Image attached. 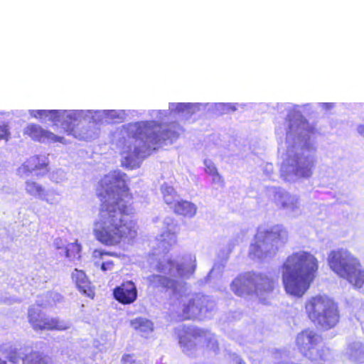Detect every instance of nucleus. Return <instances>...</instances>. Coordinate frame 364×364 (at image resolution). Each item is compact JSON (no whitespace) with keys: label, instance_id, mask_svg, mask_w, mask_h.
<instances>
[{"label":"nucleus","instance_id":"c85d7f7f","mask_svg":"<svg viewBox=\"0 0 364 364\" xmlns=\"http://www.w3.org/2000/svg\"><path fill=\"white\" fill-rule=\"evenodd\" d=\"M223 113H230L236 110V106L232 103H223L221 105Z\"/></svg>","mask_w":364,"mask_h":364},{"label":"nucleus","instance_id":"4468645a","mask_svg":"<svg viewBox=\"0 0 364 364\" xmlns=\"http://www.w3.org/2000/svg\"><path fill=\"white\" fill-rule=\"evenodd\" d=\"M71 279L81 294L84 296H94L95 287L92 284L84 271L75 269L71 274Z\"/></svg>","mask_w":364,"mask_h":364},{"label":"nucleus","instance_id":"1a4fd4ad","mask_svg":"<svg viewBox=\"0 0 364 364\" xmlns=\"http://www.w3.org/2000/svg\"><path fill=\"white\" fill-rule=\"evenodd\" d=\"M48 120L54 124L60 123L64 132L68 135L73 134L75 132V122L77 118L71 112L68 110L50 109L48 110Z\"/></svg>","mask_w":364,"mask_h":364},{"label":"nucleus","instance_id":"aec40b11","mask_svg":"<svg viewBox=\"0 0 364 364\" xmlns=\"http://www.w3.org/2000/svg\"><path fill=\"white\" fill-rule=\"evenodd\" d=\"M23 364H53L51 358L37 351L26 355Z\"/></svg>","mask_w":364,"mask_h":364},{"label":"nucleus","instance_id":"412c9836","mask_svg":"<svg viewBox=\"0 0 364 364\" xmlns=\"http://www.w3.org/2000/svg\"><path fill=\"white\" fill-rule=\"evenodd\" d=\"M113 296H137V290L134 283L126 281L113 290Z\"/></svg>","mask_w":364,"mask_h":364},{"label":"nucleus","instance_id":"5701e85b","mask_svg":"<svg viewBox=\"0 0 364 364\" xmlns=\"http://www.w3.org/2000/svg\"><path fill=\"white\" fill-rule=\"evenodd\" d=\"M266 236L269 237L272 241H286L288 237V233L285 228L281 225H275L269 230L266 232Z\"/></svg>","mask_w":364,"mask_h":364},{"label":"nucleus","instance_id":"7ed1b4c3","mask_svg":"<svg viewBox=\"0 0 364 364\" xmlns=\"http://www.w3.org/2000/svg\"><path fill=\"white\" fill-rule=\"evenodd\" d=\"M168 134L169 130L163 129L162 124L156 121L129 123L122 126V137L119 139L117 146L122 154H127L129 157L138 156L141 149L134 142L142 141L144 137H146L151 143L159 144L166 140Z\"/></svg>","mask_w":364,"mask_h":364},{"label":"nucleus","instance_id":"423d86ee","mask_svg":"<svg viewBox=\"0 0 364 364\" xmlns=\"http://www.w3.org/2000/svg\"><path fill=\"white\" fill-rule=\"evenodd\" d=\"M180 347L185 353L198 348H209L216 343L214 335L208 330L198 326H183L177 330Z\"/></svg>","mask_w":364,"mask_h":364},{"label":"nucleus","instance_id":"39448f33","mask_svg":"<svg viewBox=\"0 0 364 364\" xmlns=\"http://www.w3.org/2000/svg\"><path fill=\"white\" fill-rule=\"evenodd\" d=\"M309 318L323 330L334 328L340 321L338 304L329 297H311L306 304Z\"/></svg>","mask_w":364,"mask_h":364},{"label":"nucleus","instance_id":"bb28decb","mask_svg":"<svg viewBox=\"0 0 364 364\" xmlns=\"http://www.w3.org/2000/svg\"><path fill=\"white\" fill-rule=\"evenodd\" d=\"M10 137V132L9 125L6 123L0 124V141L9 140Z\"/></svg>","mask_w":364,"mask_h":364},{"label":"nucleus","instance_id":"f03ea898","mask_svg":"<svg viewBox=\"0 0 364 364\" xmlns=\"http://www.w3.org/2000/svg\"><path fill=\"white\" fill-rule=\"evenodd\" d=\"M318 267V259L309 252L299 251L289 255L281 267L287 293L303 296L316 279Z\"/></svg>","mask_w":364,"mask_h":364},{"label":"nucleus","instance_id":"c756f323","mask_svg":"<svg viewBox=\"0 0 364 364\" xmlns=\"http://www.w3.org/2000/svg\"><path fill=\"white\" fill-rule=\"evenodd\" d=\"M119 303L122 304H129L135 301L136 297H114Z\"/></svg>","mask_w":364,"mask_h":364},{"label":"nucleus","instance_id":"0eeeda50","mask_svg":"<svg viewBox=\"0 0 364 364\" xmlns=\"http://www.w3.org/2000/svg\"><path fill=\"white\" fill-rule=\"evenodd\" d=\"M28 321L35 330L61 331L69 328V326L63 321L57 318H46L41 311L35 309L29 310Z\"/></svg>","mask_w":364,"mask_h":364},{"label":"nucleus","instance_id":"f8f14e48","mask_svg":"<svg viewBox=\"0 0 364 364\" xmlns=\"http://www.w3.org/2000/svg\"><path fill=\"white\" fill-rule=\"evenodd\" d=\"M288 164L292 167L294 174L300 178H309L312 175L314 161L307 157L294 155L288 159Z\"/></svg>","mask_w":364,"mask_h":364},{"label":"nucleus","instance_id":"cd10ccee","mask_svg":"<svg viewBox=\"0 0 364 364\" xmlns=\"http://www.w3.org/2000/svg\"><path fill=\"white\" fill-rule=\"evenodd\" d=\"M48 110L47 109H37V110H32L31 112V114L32 117L35 118H43L47 117L48 116Z\"/></svg>","mask_w":364,"mask_h":364},{"label":"nucleus","instance_id":"72a5a7b5","mask_svg":"<svg viewBox=\"0 0 364 364\" xmlns=\"http://www.w3.org/2000/svg\"><path fill=\"white\" fill-rule=\"evenodd\" d=\"M105 255H107V256H114L116 257L117 256V254L115 252H108V251H100L99 252V257L100 258H102L103 256Z\"/></svg>","mask_w":364,"mask_h":364},{"label":"nucleus","instance_id":"9b49d317","mask_svg":"<svg viewBox=\"0 0 364 364\" xmlns=\"http://www.w3.org/2000/svg\"><path fill=\"white\" fill-rule=\"evenodd\" d=\"M321 340V338L319 335L314 331L307 328L297 335L296 345L299 350L304 356H306Z\"/></svg>","mask_w":364,"mask_h":364},{"label":"nucleus","instance_id":"f704fd0d","mask_svg":"<svg viewBox=\"0 0 364 364\" xmlns=\"http://www.w3.org/2000/svg\"><path fill=\"white\" fill-rule=\"evenodd\" d=\"M164 265L162 263L159 262V263L157 264L156 267V271H158V272H164Z\"/></svg>","mask_w":364,"mask_h":364},{"label":"nucleus","instance_id":"7c9ffc66","mask_svg":"<svg viewBox=\"0 0 364 364\" xmlns=\"http://www.w3.org/2000/svg\"><path fill=\"white\" fill-rule=\"evenodd\" d=\"M114 262L113 261H107L105 262L102 263L101 264V269L102 271H107V270H112L114 267Z\"/></svg>","mask_w":364,"mask_h":364},{"label":"nucleus","instance_id":"a211bd4d","mask_svg":"<svg viewBox=\"0 0 364 364\" xmlns=\"http://www.w3.org/2000/svg\"><path fill=\"white\" fill-rule=\"evenodd\" d=\"M25 190L28 194L36 198H41L47 201L48 203H52L49 201L48 198H46L48 196L47 191L45 188L39 183L34 181L28 180L25 183Z\"/></svg>","mask_w":364,"mask_h":364},{"label":"nucleus","instance_id":"9d476101","mask_svg":"<svg viewBox=\"0 0 364 364\" xmlns=\"http://www.w3.org/2000/svg\"><path fill=\"white\" fill-rule=\"evenodd\" d=\"M24 134L28 135L33 141L41 143H63L64 141L63 137L58 136L53 132L43 129L40 125L36 124H28L24 130Z\"/></svg>","mask_w":364,"mask_h":364},{"label":"nucleus","instance_id":"2eb2a0df","mask_svg":"<svg viewBox=\"0 0 364 364\" xmlns=\"http://www.w3.org/2000/svg\"><path fill=\"white\" fill-rule=\"evenodd\" d=\"M286 121L289 123L288 133H291L300 127L308 124V121L303 117L299 111L296 109H291L288 112Z\"/></svg>","mask_w":364,"mask_h":364},{"label":"nucleus","instance_id":"c9c22d12","mask_svg":"<svg viewBox=\"0 0 364 364\" xmlns=\"http://www.w3.org/2000/svg\"><path fill=\"white\" fill-rule=\"evenodd\" d=\"M358 132L360 135L364 136V125H360L358 127Z\"/></svg>","mask_w":364,"mask_h":364},{"label":"nucleus","instance_id":"ddd939ff","mask_svg":"<svg viewBox=\"0 0 364 364\" xmlns=\"http://www.w3.org/2000/svg\"><path fill=\"white\" fill-rule=\"evenodd\" d=\"M49 161L48 156L43 155H35L30 157L22 165L20 169L25 174L31 172H37L38 175L42 172L43 174L48 172Z\"/></svg>","mask_w":364,"mask_h":364},{"label":"nucleus","instance_id":"20e7f679","mask_svg":"<svg viewBox=\"0 0 364 364\" xmlns=\"http://www.w3.org/2000/svg\"><path fill=\"white\" fill-rule=\"evenodd\" d=\"M331 269L339 277L346 279L357 288L364 284V269L358 258L343 249L332 250L328 255Z\"/></svg>","mask_w":364,"mask_h":364},{"label":"nucleus","instance_id":"f257e3e1","mask_svg":"<svg viewBox=\"0 0 364 364\" xmlns=\"http://www.w3.org/2000/svg\"><path fill=\"white\" fill-rule=\"evenodd\" d=\"M128 181L127 174L119 171L109 172L99 181L97 194L101 203L92 234L105 246L132 244L137 237V220L126 218L134 213Z\"/></svg>","mask_w":364,"mask_h":364},{"label":"nucleus","instance_id":"473e14b6","mask_svg":"<svg viewBox=\"0 0 364 364\" xmlns=\"http://www.w3.org/2000/svg\"><path fill=\"white\" fill-rule=\"evenodd\" d=\"M189 107H190L189 104L178 103L176 106V110L178 111V112H183L184 110L189 108Z\"/></svg>","mask_w":364,"mask_h":364},{"label":"nucleus","instance_id":"393cba45","mask_svg":"<svg viewBox=\"0 0 364 364\" xmlns=\"http://www.w3.org/2000/svg\"><path fill=\"white\" fill-rule=\"evenodd\" d=\"M81 247L76 242L70 243L68 245L65 250V255L67 257L74 259L75 257H80V252Z\"/></svg>","mask_w":364,"mask_h":364},{"label":"nucleus","instance_id":"4be33fe9","mask_svg":"<svg viewBox=\"0 0 364 364\" xmlns=\"http://www.w3.org/2000/svg\"><path fill=\"white\" fill-rule=\"evenodd\" d=\"M130 325L136 331L149 333L154 330L153 323L147 318L138 317L130 321Z\"/></svg>","mask_w":364,"mask_h":364},{"label":"nucleus","instance_id":"e433bc0d","mask_svg":"<svg viewBox=\"0 0 364 364\" xmlns=\"http://www.w3.org/2000/svg\"><path fill=\"white\" fill-rule=\"evenodd\" d=\"M167 263L169 264L170 265H173V262L171 260H168Z\"/></svg>","mask_w":364,"mask_h":364},{"label":"nucleus","instance_id":"a878e982","mask_svg":"<svg viewBox=\"0 0 364 364\" xmlns=\"http://www.w3.org/2000/svg\"><path fill=\"white\" fill-rule=\"evenodd\" d=\"M247 282H250V280L243 277H237L235 278L232 284L231 287L235 294H238L240 291H243V287L247 284Z\"/></svg>","mask_w":364,"mask_h":364},{"label":"nucleus","instance_id":"b1692460","mask_svg":"<svg viewBox=\"0 0 364 364\" xmlns=\"http://www.w3.org/2000/svg\"><path fill=\"white\" fill-rule=\"evenodd\" d=\"M205 171L209 176L213 177V181L219 183L221 186H224L225 181L222 176L218 173L217 168L212 164L205 166Z\"/></svg>","mask_w":364,"mask_h":364},{"label":"nucleus","instance_id":"6ab92c4d","mask_svg":"<svg viewBox=\"0 0 364 364\" xmlns=\"http://www.w3.org/2000/svg\"><path fill=\"white\" fill-rule=\"evenodd\" d=\"M196 206L187 200H181L173 205V212L178 215L186 218H192L196 213Z\"/></svg>","mask_w":364,"mask_h":364},{"label":"nucleus","instance_id":"dca6fc26","mask_svg":"<svg viewBox=\"0 0 364 364\" xmlns=\"http://www.w3.org/2000/svg\"><path fill=\"white\" fill-rule=\"evenodd\" d=\"M313 364H332L333 355L330 349L321 348L310 352L306 356Z\"/></svg>","mask_w":364,"mask_h":364},{"label":"nucleus","instance_id":"2f4dec72","mask_svg":"<svg viewBox=\"0 0 364 364\" xmlns=\"http://www.w3.org/2000/svg\"><path fill=\"white\" fill-rule=\"evenodd\" d=\"M122 361L124 363H134V360H133V355L132 354H124L122 358Z\"/></svg>","mask_w":364,"mask_h":364},{"label":"nucleus","instance_id":"6e6552de","mask_svg":"<svg viewBox=\"0 0 364 364\" xmlns=\"http://www.w3.org/2000/svg\"><path fill=\"white\" fill-rule=\"evenodd\" d=\"M210 311L200 297L192 298L188 304H185L180 315L181 320L203 321L208 317Z\"/></svg>","mask_w":364,"mask_h":364},{"label":"nucleus","instance_id":"f3484780","mask_svg":"<svg viewBox=\"0 0 364 364\" xmlns=\"http://www.w3.org/2000/svg\"><path fill=\"white\" fill-rule=\"evenodd\" d=\"M149 281L155 287L172 289L174 291L177 289V282L165 276L152 274L149 277Z\"/></svg>","mask_w":364,"mask_h":364}]
</instances>
